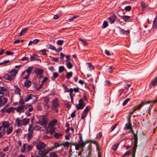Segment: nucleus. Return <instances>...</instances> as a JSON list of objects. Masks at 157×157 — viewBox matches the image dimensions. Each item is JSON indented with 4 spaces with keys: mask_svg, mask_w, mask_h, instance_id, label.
<instances>
[{
    "mask_svg": "<svg viewBox=\"0 0 157 157\" xmlns=\"http://www.w3.org/2000/svg\"><path fill=\"white\" fill-rule=\"evenodd\" d=\"M39 150V154L42 156H44L47 154L49 151L52 150L54 148H51V149H46L45 148H37Z\"/></svg>",
    "mask_w": 157,
    "mask_h": 157,
    "instance_id": "f257e3e1",
    "label": "nucleus"
},
{
    "mask_svg": "<svg viewBox=\"0 0 157 157\" xmlns=\"http://www.w3.org/2000/svg\"><path fill=\"white\" fill-rule=\"evenodd\" d=\"M78 135L79 140L78 141L77 145L78 146L83 147L86 144L88 143V141H86L83 142L82 140V136L81 134L79 133Z\"/></svg>",
    "mask_w": 157,
    "mask_h": 157,
    "instance_id": "f03ea898",
    "label": "nucleus"
},
{
    "mask_svg": "<svg viewBox=\"0 0 157 157\" xmlns=\"http://www.w3.org/2000/svg\"><path fill=\"white\" fill-rule=\"evenodd\" d=\"M31 99L33 100V103H35L37 101L36 97L33 95L30 94L26 96L25 98V101H28Z\"/></svg>",
    "mask_w": 157,
    "mask_h": 157,
    "instance_id": "7ed1b4c3",
    "label": "nucleus"
},
{
    "mask_svg": "<svg viewBox=\"0 0 157 157\" xmlns=\"http://www.w3.org/2000/svg\"><path fill=\"white\" fill-rule=\"evenodd\" d=\"M85 104L84 102L83 99H80L79 101L78 104H77L76 105L77 109L78 110L82 109L85 106Z\"/></svg>",
    "mask_w": 157,
    "mask_h": 157,
    "instance_id": "20e7f679",
    "label": "nucleus"
},
{
    "mask_svg": "<svg viewBox=\"0 0 157 157\" xmlns=\"http://www.w3.org/2000/svg\"><path fill=\"white\" fill-rule=\"evenodd\" d=\"M59 105L57 98H56L52 101V109H56L59 107Z\"/></svg>",
    "mask_w": 157,
    "mask_h": 157,
    "instance_id": "39448f33",
    "label": "nucleus"
},
{
    "mask_svg": "<svg viewBox=\"0 0 157 157\" xmlns=\"http://www.w3.org/2000/svg\"><path fill=\"white\" fill-rule=\"evenodd\" d=\"M8 99L3 96H0V106L1 107L7 103Z\"/></svg>",
    "mask_w": 157,
    "mask_h": 157,
    "instance_id": "423d86ee",
    "label": "nucleus"
},
{
    "mask_svg": "<svg viewBox=\"0 0 157 157\" xmlns=\"http://www.w3.org/2000/svg\"><path fill=\"white\" fill-rule=\"evenodd\" d=\"M34 71L38 78H40L42 77L43 72L42 69L36 68L35 70Z\"/></svg>",
    "mask_w": 157,
    "mask_h": 157,
    "instance_id": "0eeeda50",
    "label": "nucleus"
},
{
    "mask_svg": "<svg viewBox=\"0 0 157 157\" xmlns=\"http://www.w3.org/2000/svg\"><path fill=\"white\" fill-rule=\"evenodd\" d=\"M33 69V67H28V69L25 71L26 72H27V74L24 78V79H27L29 78Z\"/></svg>",
    "mask_w": 157,
    "mask_h": 157,
    "instance_id": "6e6552de",
    "label": "nucleus"
},
{
    "mask_svg": "<svg viewBox=\"0 0 157 157\" xmlns=\"http://www.w3.org/2000/svg\"><path fill=\"white\" fill-rule=\"evenodd\" d=\"M31 126L30 125H29V127L28 129V131L29 133L28 134V138L27 139V140L28 141H29L33 137V132L31 130Z\"/></svg>",
    "mask_w": 157,
    "mask_h": 157,
    "instance_id": "1a4fd4ad",
    "label": "nucleus"
},
{
    "mask_svg": "<svg viewBox=\"0 0 157 157\" xmlns=\"http://www.w3.org/2000/svg\"><path fill=\"white\" fill-rule=\"evenodd\" d=\"M117 17L115 14H113L108 18V20L110 22V24L113 23L115 21Z\"/></svg>",
    "mask_w": 157,
    "mask_h": 157,
    "instance_id": "9d476101",
    "label": "nucleus"
},
{
    "mask_svg": "<svg viewBox=\"0 0 157 157\" xmlns=\"http://www.w3.org/2000/svg\"><path fill=\"white\" fill-rule=\"evenodd\" d=\"M47 123V119L45 118H43L40 121L39 123L43 126L45 127Z\"/></svg>",
    "mask_w": 157,
    "mask_h": 157,
    "instance_id": "9b49d317",
    "label": "nucleus"
},
{
    "mask_svg": "<svg viewBox=\"0 0 157 157\" xmlns=\"http://www.w3.org/2000/svg\"><path fill=\"white\" fill-rule=\"evenodd\" d=\"M144 102H142L139 105H138L136 106L135 107V108H134V109H133V110L130 113V115L131 114H133V113L135 111H136V110L138 109H140V108L142 106H143L144 105Z\"/></svg>",
    "mask_w": 157,
    "mask_h": 157,
    "instance_id": "f8f14e48",
    "label": "nucleus"
},
{
    "mask_svg": "<svg viewBox=\"0 0 157 157\" xmlns=\"http://www.w3.org/2000/svg\"><path fill=\"white\" fill-rule=\"evenodd\" d=\"M55 128L53 127H49L48 128L47 130H46V133L48 134L50 133L52 135L55 132Z\"/></svg>",
    "mask_w": 157,
    "mask_h": 157,
    "instance_id": "ddd939ff",
    "label": "nucleus"
},
{
    "mask_svg": "<svg viewBox=\"0 0 157 157\" xmlns=\"http://www.w3.org/2000/svg\"><path fill=\"white\" fill-rule=\"evenodd\" d=\"M18 70L15 69H12L10 72V73L11 76L13 78L17 74V73Z\"/></svg>",
    "mask_w": 157,
    "mask_h": 157,
    "instance_id": "4468645a",
    "label": "nucleus"
},
{
    "mask_svg": "<svg viewBox=\"0 0 157 157\" xmlns=\"http://www.w3.org/2000/svg\"><path fill=\"white\" fill-rule=\"evenodd\" d=\"M25 105H19L16 109V111L19 113L23 112L24 111Z\"/></svg>",
    "mask_w": 157,
    "mask_h": 157,
    "instance_id": "2eb2a0df",
    "label": "nucleus"
},
{
    "mask_svg": "<svg viewBox=\"0 0 157 157\" xmlns=\"http://www.w3.org/2000/svg\"><path fill=\"white\" fill-rule=\"evenodd\" d=\"M57 122V121L56 119H53L49 123L48 127H53V126L56 124Z\"/></svg>",
    "mask_w": 157,
    "mask_h": 157,
    "instance_id": "dca6fc26",
    "label": "nucleus"
},
{
    "mask_svg": "<svg viewBox=\"0 0 157 157\" xmlns=\"http://www.w3.org/2000/svg\"><path fill=\"white\" fill-rule=\"evenodd\" d=\"M29 119L24 118L21 120L22 126H26L27 125L29 121Z\"/></svg>",
    "mask_w": 157,
    "mask_h": 157,
    "instance_id": "f3484780",
    "label": "nucleus"
},
{
    "mask_svg": "<svg viewBox=\"0 0 157 157\" xmlns=\"http://www.w3.org/2000/svg\"><path fill=\"white\" fill-rule=\"evenodd\" d=\"M5 128L4 127H0V137H2L4 134Z\"/></svg>",
    "mask_w": 157,
    "mask_h": 157,
    "instance_id": "a211bd4d",
    "label": "nucleus"
},
{
    "mask_svg": "<svg viewBox=\"0 0 157 157\" xmlns=\"http://www.w3.org/2000/svg\"><path fill=\"white\" fill-rule=\"evenodd\" d=\"M4 78L6 80L11 81L13 79V78L8 74H5L4 76Z\"/></svg>",
    "mask_w": 157,
    "mask_h": 157,
    "instance_id": "6ab92c4d",
    "label": "nucleus"
},
{
    "mask_svg": "<svg viewBox=\"0 0 157 157\" xmlns=\"http://www.w3.org/2000/svg\"><path fill=\"white\" fill-rule=\"evenodd\" d=\"M132 128L131 123L127 122L125 124L124 128V130L130 129Z\"/></svg>",
    "mask_w": 157,
    "mask_h": 157,
    "instance_id": "aec40b11",
    "label": "nucleus"
},
{
    "mask_svg": "<svg viewBox=\"0 0 157 157\" xmlns=\"http://www.w3.org/2000/svg\"><path fill=\"white\" fill-rule=\"evenodd\" d=\"M3 126L2 127H4L5 128H8L10 127V124L8 121H4L2 123Z\"/></svg>",
    "mask_w": 157,
    "mask_h": 157,
    "instance_id": "412c9836",
    "label": "nucleus"
},
{
    "mask_svg": "<svg viewBox=\"0 0 157 157\" xmlns=\"http://www.w3.org/2000/svg\"><path fill=\"white\" fill-rule=\"evenodd\" d=\"M25 86L27 88H29L31 85V82L29 80H26L25 82Z\"/></svg>",
    "mask_w": 157,
    "mask_h": 157,
    "instance_id": "4be33fe9",
    "label": "nucleus"
},
{
    "mask_svg": "<svg viewBox=\"0 0 157 157\" xmlns=\"http://www.w3.org/2000/svg\"><path fill=\"white\" fill-rule=\"evenodd\" d=\"M14 108L13 107H10L7 109H6V112L10 114L12 112H14Z\"/></svg>",
    "mask_w": 157,
    "mask_h": 157,
    "instance_id": "5701e85b",
    "label": "nucleus"
},
{
    "mask_svg": "<svg viewBox=\"0 0 157 157\" xmlns=\"http://www.w3.org/2000/svg\"><path fill=\"white\" fill-rule=\"evenodd\" d=\"M13 131V127L12 126H10L9 128H7V129L6 131V132L7 133V134L9 135Z\"/></svg>",
    "mask_w": 157,
    "mask_h": 157,
    "instance_id": "b1692460",
    "label": "nucleus"
},
{
    "mask_svg": "<svg viewBox=\"0 0 157 157\" xmlns=\"http://www.w3.org/2000/svg\"><path fill=\"white\" fill-rule=\"evenodd\" d=\"M16 123L17 124V126L18 127H21L22 126V123L21 121L20 120L19 118H17L16 120Z\"/></svg>",
    "mask_w": 157,
    "mask_h": 157,
    "instance_id": "393cba45",
    "label": "nucleus"
},
{
    "mask_svg": "<svg viewBox=\"0 0 157 157\" xmlns=\"http://www.w3.org/2000/svg\"><path fill=\"white\" fill-rule=\"evenodd\" d=\"M36 147H45V145L42 142H39L36 145Z\"/></svg>",
    "mask_w": 157,
    "mask_h": 157,
    "instance_id": "a878e982",
    "label": "nucleus"
},
{
    "mask_svg": "<svg viewBox=\"0 0 157 157\" xmlns=\"http://www.w3.org/2000/svg\"><path fill=\"white\" fill-rule=\"evenodd\" d=\"M47 47L48 49H50L52 50H56V48L53 45L50 44H48L46 46Z\"/></svg>",
    "mask_w": 157,
    "mask_h": 157,
    "instance_id": "bb28decb",
    "label": "nucleus"
},
{
    "mask_svg": "<svg viewBox=\"0 0 157 157\" xmlns=\"http://www.w3.org/2000/svg\"><path fill=\"white\" fill-rule=\"evenodd\" d=\"M136 148H132L131 149V153L132 155L131 157H135Z\"/></svg>",
    "mask_w": 157,
    "mask_h": 157,
    "instance_id": "cd10ccee",
    "label": "nucleus"
},
{
    "mask_svg": "<svg viewBox=\"0 0 157 157\" xmlns=\"http://www.w3.org/2000/svg\"><path fill=\"white\" fill-rule=\"evenodd\" d=\"M131 152V149L128 150V151L125 152L122 155L123 157H127L128 156Z\"/></svg>",
    "mask_w": 157,
    "mask_h": 157,
    "instance_id": "c85d7f7f",
    "label": "nucleus"
},
{
    "mask_svg": "<svg viewBox=\"0 0 157 157\" xmlns=\"http://www.w3.org/2000/svg\"><path fill=\"white\" fill-rule=\"evenodd\" d=\"M59 76L58 74L56 72H54L53 74V75L51 77V79L53 80H55V78L58 77Z\"/></svg>",
    "mask_w": 157,
    "mask_h": 157,
    "instance_id": "c756f323",
    "label": "nucleus"
},
{
    "mask_svg": "<svg viewBox=\"0 0 157 157\" xmlns=\"http://www.w3.org/2000/svg\"><path fill=\"white\" fill-rule=\"evenodd\" d=\"M153 27L154 28H157V19L156 17L155 18L153 22Z\"/></svg>",
    "mask_w": 157,
    "mask_h": 157,
    "instance_id": "7c9ffc66",
    "label": "nucleus"
},
{
    "mask_svg": "<svg viewBox=\"0 0 157 157\" xmlns=\"http://www.w3.org/2000/svg\"><path fill=\"white\" fill-rule=\"evenodd\" d=\"M130 16L124 15L123 16H122V18L123 19L124 21L126 22L130 19Z\"/></svg>",
    "mask_w": 157,
    "mask_h": 157,
    "instance_id": "2f4dec72",
    "label": "nucleus"
},
{
    "mask_svg": "<svg viewBox=\"0 0 157 157\" xmlns=\"http://www.w3.org/2000/svg\"><path fill=\"white\" fill-rule=\"evenodd\" d=\"M28 29V28H24V29H22L19 33V36H20L23 35L26 32Z\"/></svg>",
    "mask_w": 157,
    "mask_h": 157,
    "instance_id": "473e14b6",
    "label": "nucleus"
},
{
    "mask_svg": "<svg viewBox=\"0 0 157 157\" xmlns=\"http://www.w3.org/2000/svg\"><path fill=\"white\" fill-rule=\"evenodd\" d=\"M157 84V77L154 79L151 82V84L153 86H155Z\"/></svg>",
    "mask_w": 157,
    "mask_h": 157,
    "instance_id": "72a5a7b5",
    "label": "nucleus"
},
{
    "mask_svg": "<svg viewBox=\"0 0 157 157\" xmlns=\"http://www.w3.org/2000/svg\"><path fill=\"white\" fill-rule=\"evenodd\" d=\"M62 134L58 132H55L54 134V136L56 138H58L62 136Z\"/></svg>",
    "mask_w": 157,
    "mask_h": 157,
    "instance_id": "f704fd0d",
    "label": "nucleus"
},
{
    "mask_svg": "<svg viewBox=\"0 0 157 157\" xmlns=\"http://www.w3.org/2000/svg\"><path fill=\"white\" fill-rule=\"evenodd\" d=\"M73 73L72 72H67L66 75V77L68 79L70 78L72 75Z\"/></svg>",
    "mask_w": 157,
    "mask_h": 157,
    "instance_id": "c9c22d12",
    "label": "nucleus"
},
{
    "mask_svg": "<svg viewBox=\"0 0 157 157\" xmlns=\"http://www.w3.org/2000/svg\"><path fill=\"white\" fill-rule=\"evenodd\" d=\"M141 6L142 7V9H145L147 6V5L146 4L144 1L141 2Z\"/></svg>",
    "mask_w": 157,
    "mask_h": 157,
    "instance_id": "e433bc0d",
    "label": "nucleus"
},
{
    "mask_svg": "<svg viewBox=\"0 0 157 157\" xmlns=\"http://www.w3.org/2000/svg\"><path fill=\"white\" fill-rule=\"evenodd\" d=\"M67 62V63L66 64V65L67 67L69 69H70L71 68L73 67V65L70 62Z\"/></svg>",
    "mask_w": 157,
    "mask_h": 157,
    "instance_id": "4c0bfd02",
    "label": "nucleus"
},
{
    "mask_svg": "<svg viewBox=\"0 0 157 157\" xmlns=\"http://www.w3.org/2000/svg\"><path fill=\"white\" fill-rule=\"evenodd\" d=\"M70 144H71V143H70L68 141H66L65 142L62 143V146H63L64 147H68L69 146V145Z\"/></svg>",
    "mask_w": 157,
    "mask_h": 157,
    "instance_id": "58836bf2",
    "label": "nucleus"
},
{
    "mask_svg": "<svg viewBox=\"0 0 157 157\" xmlns=\"http://www.w3.org/2000/svg\"><path fill=\"white\" fill-rule=\"evenodd\" d=\"M91 143L95 144L96 147H99L100 146L98 143L95 140H92L91 141Z\"/></svg>",
    "mask_w": 157,
    "mask_h": 157,
    "instance_id": "ea45409f",
    "label": "nucleus"
},
{
    "mask_svg": "<svg viewBox=\"0 0 157 157\" xmlns=\"http://www.w3.org/2000/svg\"><path fill=\"white\" fill-rule=\"evenodd\" d=\"M15 93L16 94L20 95V89L18 87H16L15 90Z\"/></svg>",
    "mask_w": 157,
    "mask_h": 157,
    "instance_id": "a19ab883",
    "label": "nucleus"
},
{
    "mask_svg": "<svg viewBox=\"0 0 157 157\" xmlns=\"http://www.w3.org/2000/svg\"><path fill=\"white\" fill-rule=\"evenodd\" d=\"M64 41L63 40H59L57 41L56 44L59 45H61L63 44Z\"/></svg>",
    "mask_w": 157,
    "mask_h": 157,
    "instance_id": "79ce46f5",
    "label": "nucleus"
},
{
    "mask_svg": "<svg viewBox=\"0 0 157 157\" xmlns=\"http://www.w3.org/2000/svg\"><path fill=\"white\" fill-rule=\"evenodd\" d=\"M65 69V68L63 66H60L59 67V73H61L62 72L64 71Z\"/></svg>",
    "mask_w": 157,
    "mask_h": 157,
    "instance_id": "37998d69",
    "label": "nucleus"
},
{
    "mask_svg": "<svg viewBox=\"0 0 157 157\" xmlns=\"http://www.w3.org/2000/svg\"><path fill=\"white\" fill-rule=\"evenodd\" d=\"M33 107L31 105H29L26 108V109L29 112H32L33 110Z\"/></svg>",
    "mask_w": 157,
    "mask_h": 157,
    "instance_id": "c03bdc74",
    "label": "nucleus"
},
{
    "mask_svg": "<svg viewBox=\"0 0 157 157\" xmlns=\"http://www.w3.org/2000/svg\"><path fill=\"white\" fill-rule=\"evenodd\" d=\"M37 56L35 54H33V56H31L30 60L31 61L36 60V58L35 57V56Z\"/></svg>",
    "mask_w": 157,
    "mask_h": 157,
    "instance_id": "a18cd8bd",
    "label": "nucleus"
},
{
    "mask_svg": "<svg viewBox=\"0 0 157 157\" xmlns=\"http://www.w3.org/2000/svg\"><path fill=\"white\" fill-rule=\"evenodd\" d=\"M102 25L103 28L104 29L107 27L108 25L107 22L106 21H105L103 23Z\"/></svg>",
    "mask_w": 157,
    "mask_h": 157,
    "instance_id": "49530a36",
    "label": "nucleus"
},
{
    "mask_svg": "<svg viewBox=\"0 0 157 157\" xmlns=\"http://www.w3.org/2000/svg\"><path fill=\"white\" fill-rule=\"evenodd\" d=\"M25 102L22 99H21L18 102L19 105H24Z\"/></svg>",
    "mask_w": 157,
    "mask_h": 157,
    "instance_id": "de8ad7c7",
    "label": "nucleus"
},
{
    "mask_svg": "<svg viewBox=\"0 0 157 157\" xmlns=\"http://www.w3.org/2000/svg\"><path fill=\"white\" fill-rule=\"evenodd\" d=\"M7 107V105L5 106L3 108L0 110V112L3 113H5L6 112V110Z\"/></svg>",
    "mask_w": 157,
    "mask_h": 157,
    "instance_id": "09e8293b",
    "label": "nucleus"
},
{
    "mask_svg": "<svg viewBox=\"0 0 157 157\" xmlns=\"http://www.w3.org/2000/svg\"><path fill=\"white\" fill-rule=\"evenodd\" d=\"M121 33L123 34L125 33L127 34L129 33V31L128 30L125 31L123 29H121Z\"/></svg>",
    "mask_w": 157,
    "mask_h": 157,
    "instance_id": "8fccbe9b",
    "label": "nucleus"
},
{
    "mask_svg": "<svg viewBox=\"0 0 157 157\" xmlns=\"http://www.w3.org/2000/svg\"><path fill=\"white\" fill-rule=\"evenodd\" d=\"M50 157H57V155L54 152H51L50 153Z\"/></svg>",
    "mask_w": 157,
    "mask_h": 157,
    "instance_id": "3c124183",
    "label": "nucleus"
},
{
    "mask_svg": "<svg viewBox=\"0 0 157 157\" xmlns=\"http://www.w3.org/2000/svg\"><path fill=\"white\" fill-rule=\"evenodd\" d=\"M47 51V50L46 49L41 50L40 51V52L42 53V54L44 55H46L47 54V53H46Z\"/></svg>",
    "mask_w": 157,
    "mask_h": 157,
    "instance_id": "603ef678",
    "label": "nucleus"
},
{
    "mask_svg": "<svg viewBox=\"0 0 157 157\" xmlns=\"http://www.w3.org/2000/svg\"><path fill=\"white\" fill-rule=\"evenodd\" d=\"M87 114V113H83V114L81 116V119H84L86 117Z\"/></svg>",
    "mask_w": 157,
    "mask_h": 157,
    "instance_id": "864d4df0",
    "label": "nucleus"
},
{
    "mask_svg": "<svg viewBox=\"0 0 157 157\" xmlns=\"http://www.w3.org/2000/svg\"><path fill=\"white\" fill-rule=\"evenodd\" d=\"M78 17V15H75V16H74L72 17V18H70L68 20V21H73V20L74 19Z\"/></svg>",
    "mask_w": 157,
    "mask_h": 157,
    "instance_id": "5fc2aeb1",
    "label": "nucleus"
},
{
    "mask_svg": "<svg viewBox=\"0 0 157 157\" xmlns=\"http://www.w3.org/2000/svg\"><path fill=\"white\" fill-rule=\"evenodd\" d=\"M130 100L129 98H127L125 99L124 101L122 103V105H125L126 104L128 103V102Z\"/></svg>",
    "mask_w": 157,
    "mask_h": 157,
    "instance_id": "6e6d98bb",
    "label": "nucleus"
},
{
    "mask_svg": "<svg viewBox=\"0 0 157 157\" xmlns=\"http://www.w3.org/2000/svg\"><path fill=\"white\" fill-rule=\"evenodd\" d=\"M131 7L130 6H126L124 8V10L126 11H129L131 10Z\"/></svg>",
    "mask_w": 157,
    "mask_h": 157,
    "instance_id": "4d7b16f0",
    "label": "nucleus"
},
{
    "mask_svg": "<svg viewBox=\"0 0 157 157\" xmlns=\"http://www.w3.org/2000/svg\"><path fill=\"white\" fill-rule=\"evenodd\" d=\"M102 136L101 133L99 132L96 135V138L97 139H100Z\"/></svg>",
    "mask_w": 157,
    "mask_h": 157,
    "instance_id": "13d9d810",
    "label": "nucleus"
},
{
    "mask_svg": "<svg viewBox=\"0 0 157 157\" xmlns=\"http://www.w3.org/2000/svg\"><path fill=\"white\" fill-rule=\"evenodd\" d=\"M70 56L69 55H66V58L67 59L66 60V62H70L71 60V59L70 58Z\"/></svg>",
    "mask_w": 157,
    "mask_h": 157,
    "instance_id": "bf43d9fd",
    "label": "nucleus"
},
{
    "mask_svg": "<svg viewBox=\"0 0 157 157\" xmlns=\"http://www.w3.org/2000/svg\"><path fill=\"white\" fill-rule=\"evenodd\" d=\"M96 149L98 152V157H101L100 148H96Z\"/></svg>",
    "mask_w": 157,
    "mask_h": 157,
    "instance_id": "052dcab7",
    "label": "nucleus"
},
{
    "mask_svg": "<svg viewBox=\"0 0 157 157\" xmlns=\"http://www.w3.org/2000/svg\"><path fill=\"white\" fill-rule=\"evenodd\" d=\"M89 106H87L86 107V108H85V109L83 110V113H87V114H88V111H89Z\"/></svg>",
    "mask_w": 157,
    "mask_h": 157,
    "instance_id": "680f3d73",
    "label": "nucleus"
},
{
    "mask_svg": "<svg viewBox=\"0 0 157 157\" xmlns=\"http://www.w3.org/2000/svg\"><path fill=\"white\" fill-rule=\"evenodd\" d=\"M61 146H62V144L56 143H55V146L54 147H58Z\"/></svg>",
    "mask_w": 157,
    "mask_h": 157,
    "instance_id": "e2e57ef3",
    "label": "nucleus"
},
{
    "mask_svg": "<svg viewBox=\"0 0 157 157\" xmlns=\"http://www.w3.org/2000/svg\"><path fill=\"white\" fill-rule=\"evenodd\" d=\"M89 67V68L90 69L93 70L94 68V67L93 65H92L90 63H86Z\"/></svg>",
    "mask_w": 157,
    "mask_h": 157,
    "instance_id": "0e129e2a",
    "label": "nucleus"
},
{
    "mask_svg": "<svg viewBox=\"0 0 157 157\" xmlns=\"http://www.w3.org/2000/svg\"><path fill=\"white\" fill-rule=\"evenodd\" d=\"M37 109L39 110H40L42 109V107L40 104H39L38 105Z\"/></svg>",
    "mask_w": 157,
    "mask_h": 157,
    "instance_id": "69168bd1",
    "label": "nucleus"
},
{
    "mask_svg": "<svg viewBox=\"0 0 157 157\" xmlns=\"http://www.w3.org/2000/svg\"><path fill=\"white\" fill-rule=\"evenodd\" d=\"M73 91H74L73 89L72 88H71L69 90L68 92H69L70 93V94H69L70 96H71V95H72V94Z\"/></svg>",
    "mask_w": 157,
    "mask_h": 157,
    "instance_id": "338daca9",
    "label": "nucleus"
},
{
    "mask_svg": "<svg viewBox=\"0 0 157 157\" xmlns=\"http://www.w3.org/2000/svg\"><path fill=\"white\" fill-rule=\"evenodd\" d=\"M29 59V58L28 57H25L22 58L21 60V61H23L25 60H28Z\"/></svg>",
    "mask_w": 157,
    "mask_h": 157,
    "instance_id": "774afa93",
    "label": "nucleus"
}]
</instances>
